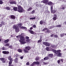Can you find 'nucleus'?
<instances>
[{
  "instance_id": "obj_1",
  "label": "nucleus",
  "mask_w": 66,
  "mask_h": 66,
  "mask_svg": "<svg viewBox=\"0 0 66 66\" xmlns=\"http://www.w3.org/2000/svg\"><path fill=\"white\" fill-rule=\"evenodd\" d=\"M52 51H53L54 53H55L56 54H57V56H59V57H61L62 56V54L61 52V50H59L56 51V50H55L54 49H52Z\"/></svg>"
},
{
  "instance_id": "obj_2",
  "label": "nucleus",
  "mask_w": 66,
  "mask_h": 66,
  "mask_svg": "<svg viewBox=\"0 0 66 66\" xmlns=\"http://www.w3.org/2000/svg\"><path fill=\"white\" fill-rule=\"evenodd\" d=\"M13 9L14 11H18L19 12H21L22 13L23 11V10L22 7L20 6H19L18 7V10H17V7H14L13 8Z\"/></svg>"
},
{
  "instance_id": "obj_3",
  "label": "nucleus",
  "mask_w": 66,
  "mask_h": 66,
  "mask_svg": "<svg viewBox=\"0 0 66 66\" xmlns=\"http://www.w3.org/2000/svg\"><path fill=\"white\" fill-rule=\"evenodd\" d=\"M31 47L29 46H27L25 47V48L24 49V53H28L29 51L30 50Z\"/></svg>"
},
{
  "instance_id": "obj_4",
  "label": "nucleus",
  "mask_w": 66,
  "mask_h": 66,
  "mask_svg": "<svg viewBox=\"0 0 66 66\" xmlns=\"http://www.w3.org/2000/svg\"><path fill=\"white\" fill-rule=\"evenodd\" d=\"M13 29H15V31L16 32L18 33L20 31L19 28L16 26L15 25L13 26Z\"/></svg>"
},
{
  "instance_id": "obj_5",
  "label": "nucleus",
  "mask_w": 66,
  "mask_h": 66,
  "mask_svg": "<svg viewBox=\"0 0 66 66\" xmlns=\"http://www.w3.org/2000/svg\"><path fill=\"white\" fill-rule=\"evenodd\" d=\"M49 1L48 0H43L41 2V3H43L45 4L46 5H47Z\"/></svg>"
},
{
  "instance_id": "obj_6",
  "label": "nucleus",
  "mask_w": 66,
  "mask_h": 66,
  "mask_svg": "<svg viewBox=\"0 0 66 66\" xmlns=\"http://www.w3.org/2000/svg\"><path fill=\"white\" fill-rule=\"evenodd\" d=\"M0 60L2 61V63H5V61L6 60V59H5L4 58H0Z\"/></svg>"
},
{
  "instance_id": "obj_7",
  "label": "nucleus",
  "mask_w": 66,
  "mask_h": 66,
  "mask_svg": "<svg viewBox=\"0 0 66 66\" xmlns=\"http://www.w3.org/2000/svg\"><path fill=\"white\" fill-rule=\"evenodd\" d=\"M19 40L21 45V44L23 45V44H25L26 43V42L24 41H22L21 40Z\"/></svg>"
},
{
  "instance_id": "obj_8",
  "label": "nucleus",
  "mask_w": 66,
  "mask_h": 66,
  "mask_svg": "<svg viewBox=\"0 0 66 66\" xmlns=\"http://www.w3.org/2000/svg\"><path fill=\"white\" fill-rule=\"evenodd\" d=\"M57 19V15L56 14H55L54 15L53 17V20H56Z\"/></svg>"
},
{
  "instance_id": "obj_9",
  "label": "nucleus",
  "mask_w": 66,
  "mask_h": 66,
  "mask_svg": "<svg viewBox=\"0 0 66 66\" xmlns=\"http://www.w3.org/2000/svg\"><path fill=\"white\" fill-rule=\"evenodd\" d=\"M53 5V3L50 1L48 2L47 4V5H50V6H52Z\"/></svg>"
},
{
  "instance_id": "obj_10",
  "label": "nucleus",
  "mask_w": 66,
  "mask_h": 66,
  "mask_svg": "<svg viewBox=\"0 0 66 66\" xmlns=\"http://www.w3.org/2000/svg\"><path fill=\"white\" fill-rule=\"evenodd\" d=\"M10 3L11 4H16V2L15 1H11L10 2Z\"/></svg>"
},
{
  "instance_id": "obj_11",
  "label": "nucleus",
  "mask_w": 66,
  "mask_h": 66,
  "mask_svg": "<svg viewBox=\"0 0 66 66\" xmlns=\"http://www.w3.org/2000/svg\"><path fill=\"white\" fill-rule=\"evenodd\" d=\"M2 53H3V54H9V52L6 51H3L2 52Z\"/></svg>"
},
{
  "instance_id": "obj_12",
  "label": "nucleus",
  "mask_w": 66,
  "mask_h": 66,
  "mask_svg": "<svg viewBox=\"0 0 66 66\" xmlns=\"http://www.w3.org/2000/svg\"><path fill=\"white\" fill-rule=\"evenodd\" d=\"M33 63L34 64H35L36 65H39V62L38 61L34 62Z\"/></svg>"
},
{
  "instance_id": "obj_13",
  "label": "nucleus",
  "mask_w": 66,
  "mask_h": 66,
  "mask_svg": "<svg viewBox=\"0 0 66 66\" xmlns=\"http://www.w3.org/2000/svg\"><path fill=\"white\" fill-rule=\"evenodd\" d=\"M22 26V23H20L19 24H18V26L21 29V27H22L21 26Z\"/></svg>"
},
{
  "instance_id": "obj_14",
  "label": "nucleus",
  "mask_w": 66,
  "mask_h": 66,
  "mask_svg": "<svg viewBox=\"0 0 66 66\" xmlns=\"http://www.w3.org/2000/svg\"><path fill=\"white\" fill-rule=\"evenodd\" d=\"M11 18L12 19H15V17L14 15H11Z\"/></svg>"
},
{
  "instance_id": "obj_15",
  "label": "nucleus",
  "mask_w": 66,
  "mask_h": 66,
  "mask_svg": "<svg viewBox=\"0 0 66 66\" xmlns=\"http://www.w3.org/2000/svg\"><path fill=\"white\" fill-rule=\"evenodd\" d=\"M48 56L50 58H52V57H53V55L52 54H49L48 55Z\"/></svg>"
},
{
  "instance_id": "obj_16",
  "label": "nucleus",
  "mask_w": 66,
  "mask_h": 66,
  "mask_svg": "<svg viewBox=\"0 0 66 66\" xmlns=\"http://www.w3.org/2000/svg\"><path fill=\"white\" fill-rule=\"evenodd\" d=\"M20 39L22 40H25V39L24 37H20Z\"/></svg>"
},
{
  "instance_id": "obj_17",
  "label": "nucleus",
  "mask_w": 66,
  "mask_h": 66,
  "mask_svg": "<svg viewBox=\"0 0 66 66\" xmlns=\"http://www.w3.org/2000/svg\"><path fill=\"white\" fill-rule=\"evenodd\" d=\"M29 32H30L31 34H34V31H33L32 30H29Z\"/></svg>"
},
{
  "instance_id": "obj_18",
  "label": "nucleus",
  "mask_w": 66,
  "mask_h": 66,
  "mask_svg": "<svg viewBox=\"0 0 66 66\" xmlns=\"http://www.w3.org/2000/svg\"><path fill=\"white\" fill-rule=\"evenodd\" d=\"M8 59L10 61H12V58H11V56H10L8 57Z\"/></svg>"
},
{
  "instance_id": "obj_19",
  "label": "nucleus",
  "mask_w": 66,
  "mask_h": 66,
  "mask_svg": "<svg viewBox=\"0 0 66 66\" xmlns=\"http://www.w3.org/2000/svg\"><path fill=\"white\" fill-rule=\"evenodd\" d=\"M39 58L38 57H37L35 58V60L36 61H38V60H39Z\"/></svg>"
},
{
  "instance_id": "obj_20",
  "label": "nucleus",
  "mask_w": 66,
  "mask_h": 66,
  "mask_svg": "<svg viewBox=\"0 0 66 66\" xmlns=\"http://www.w3.org/2000/svg\"><path fill=\"white\" fill-rule=\"evenodd\" d=\"M18 60V59L17 58H15V59L14 60V62L15 63H17Z\"/></svg>"
},
{
  "instance_id": "obj_21",
  "label": "nucleus",
  "mask_w": 66,
  "mask_h": 66,
  "mask_svg": "<svg viewBox=\"0 0 66 66\" xmlns=\"http://www.w3.org/2000/svg\"><path fill=\"white\" fill-rule=\"evenodd\" d=\"M45 30H47V32H48V29L47 28H45L44 29H43L42 31H45Z\"/></svg>"
},
{
  "instance_id": "obj_22",
  "label": "nucleus",
  "mask_w": 66,
  "mask_h": 66,
  "mask_svg": "<svg viewBox=\"0 0 66 66\" xmlns=\"http://www.w3.org/2000/svg\"><path fill=\"white\" fill-rule=\"evenodd\" d=\"M64 35H66V34H61V37H63Z\"/></svg>"
},
{
  "instance_id": "obj_23",
  "label": "nucleus",
  "mask_w": 66,
  "mask_h": 66,
  "mask_svg": "<svg viewBox=\"0 0 66 66\" xmlns=\"http://www.w3.org/2000/svg\"><path fill=\"white\" fill-rule=\"evenodd\" d=\"M5 9L7 10H10V8L9 7H5Z\"/></svg>"
},
{
  "instance_id": "obj_24",
  "label": "nucleus",
  "mask_w": 66,
  "mask_h": 66,
  "mask_svg": "<svg viewBox=\"0 0 66 66\" xmlns=\"http://www.w3.org/2000/svg\"><path fill=\"white\" fill-rule=\"evenodd\" d=\"M48 59H49V57L47 56L46 57H45L44 59V60H48Z\"/></svg>"
},
{
  "instance_id": "obj_25",
  "label": "nucleus",
  "mask_w": 66,
  "mask_h": 66,
  "mask_svg": "<svg viewBox=\"0 0 66 66\" xmlns=\"http://www.w3.org/2000/svg\"><path fill=\"white\" fill-rule=\"evenodd\" d=\"M9 39H7V40H6L4 41V42L5 43H7L9 42Z\"/></svg>"
},
{
  "instance_id": "obj_26",
  "label": "nucleus",
  "mask_w": 66,
  "mask_h": 66,
  "mask_svg": "<svg viewBox=\"0 0 66 66\" xmlns=\"http://www.w3.org/2000/svg\"><path fill=\"white\" fill-rule=\"evenodd\" d=\"M21 29H25V30H27V27L23 26L21 28Z\"/></svg>"
},
{
  "instance_id": "obj_27",
  "label": "nucleus",
  "mask_w": 66,
  "mask_h": 66,
  "mask_svg": "<svg viewBox=\"0 0 66 66\" xmlns=\"http://www.w3.org/2000/svg\"><path fill=\"white\" fill-rule=\"evenodd\" d=\"M56 10H52L51 11L52 13H55L56 12Z\"/></svg>"
},
{
  "instance_id": "obj_28",
  "label": "nucleus",
  "mask_w": 66,
  "mask_h": 66,
  "mask_svg": "<svg viewBox=\"0 0 66 66\" xmlns=\"http://www.w3.org/2000/svg\"><path fill=\"white\" fill-rule=\"evenodd\" d=\"M10 45V43H7L5 45V47H9Z\"/></svg>"
},
{
  "instance_id": "obj_29",
  "label": "nucleus",
  "mask_w": 66,
  "mask_h": 66,
  "mask_svg": "<svg viewBox=\"0 0 66 66\" xmlns=\"http://www.w3.org/2000/svg\"><path fill=\"white\" fill-rule=\"evenodd\" d=\"M1 24H2V26H3V25H4V24H5V22H4V21H2Z\"/></svg>"
},
{
  "instance_id": "obj_30",
  "label": "nucleus",
  "mask_w": 66,
  "mask_h": 66,
  "mask_svg": "<svg viewBox=\"0 0 66 66\" xmlns=\"http://www.w3.org/2000/svg\"><path fill=\"white\" fill-rule=\"evenodd\" d=\"M61 27H62V25H61L60 24L56 26V27H58L59 28H61Z\"/></svg>"
},
{
  "instance_id": "obj_31",
  "label": "nucleus",
  "mask_w": 66,
  "mask_h": 66,
  "mask_svg": "<svg viewBox=\"0 0 66 66\" xmlns=\"http://www.w3.org/2000/svg\"><path fill=\"white\" fill-rule=\"evenodd\" d=\"M30 39H28L26 40V41L28 43H29L30 42Z\"/></svg>"
},
{
  "instance_id": "obj_32",
  "label": "nucleus",
  "mask_w": 66,
  "mask_h": 66,
  "mask_svg": "<svg viewBox=\"0 0 66 66\" xmlns=\"http://www.w3.org/2000/svg\"><path fill=\"white\" fill-rule=\"evenodd\" d=\"M32 9V7H29L28 9L27 10L28 11H31V10Z\"/></svg>"
},
{
  "instance_id": "obj_33",
  "label": "nucleus",
  "mask_w": 66,
  "mask_h": 66,
  "mask_svg": "<svg viewBox=\"0 0 66 66\" xmlns=\"http://www.w3.org/2000/svg\"><path fill=\"white\" fill-rule=\"evenodd\" d=\"M20 36V37H23L24 36V34L23 33H22L21 34Z\"/></svg>"
},
{
  "instance_id": "obj_34",
  "label": "nucleus",
  "mask_w": 66,
  "mask_h": 66,
  "mask_svg": "<svg viewBox=\"0 0 66 66\" xmlns=\"http://www.w3.org/2000/svg\"><path fill=\"white\" fill-rule=\"evenodd\" d=\"M46 50L47 51H50V47H46Z\"/></svg>"
},
{
  "instance_id": "obj_35",
  "label": "nucleus",
  "mask_w": 66,
  "mask_h": 66,
  "mask_svg": "<svg viewBox=\"0 0 66 66\" xmlns=\"http://www.w3.org/2000/svg\"><path fill=\"white\" fill-rule=\"evenodd\" d=\"M46 44H47V42H43V45H44L45 46H47L48 45Z\"/></svg>"
},
{
  "instance_id": "obj_36",
  "label": "nucleus",
  "mask_w": 66,
  "mask_h": 66,
  "mask_svg": "<svg viewBox=\"0 0 66 66\" xmlns=\"http://www.w3.org/2000/svg\"><path fill=\"white\" fill-rule=\"evenodd\" d=\"M18 51L19 52H22V50L20 49H19Z\"/></svg>"
},
{
  "instance_id": "obj_37",
  "label": "nucleus",
  "mask_w": 66,
  "mask_h": 66,
  "mask_svg": "<svg viewBox=\"0 0 66 66\" xmlns=\"http://www.w3.org/2000/svg\"><path fill=\"white\" fill-rule=\"evenodd\" d=\"M46 45H46V46H50V44H49L48 43L46 42Z\"/></svg>"
},
{
  "instance_id": "obj_38",
  "label": "nucleus",
  "mask_w": 66,
  "mask_h": 66,
  "mask_svg": "<svg viewBox=\"0 0 66 66\" xmlns=\"http://www.w3.org/2000/svg\"><path fill=\"white\" fill-rule=\"evenodd\" d=\"M40 24H42L43 23V21L42 20L40 22Z\"/></svg>"
},
{
  "instance_id": "obj_39",
  "label": "nucleus",
  "mask_w": 66,
  "mask_h": 66,
  "mask_svg": "<svg viewBox=\"0 0 66 66\" xmlns=\"http://www.w3.org/2000/svg\"><path fill=\"white\" fill-rule=\"evenodd\" d=\"M12 61H10V62H9V65L12 64Z\"/></svg>"
},
{
  "instance_id": "obj_40",
  "label": "nucleus",
  "mask_w": 66,
  "mask_h": 66,
  "mask_svg": "<svg viewBox=\"0 0 66 66\" xmlns=\"http://www.w3.org/2000/svg\"><path fill=\"white\" fill-rule=\"evenodd\" d=\"M30 65V63L28 62H27L26 63V65Z\"/></svg>"
},
{
  "instance_id": "obj_41",
  "label": "nucleus",
  "mask_w": 66,
  "mask_h": 66,
  "mask_svg": "<svg viewBox=\"0 0 66 66\" xmlns=\"http://www.w3.org/2000/svg\"><path fill=\"white\" fill-rule=\"evenodd\" d=\"M53 10V6H51V11H52V10Z\"/></svg>"
},
{
  "instance_id": "obj_42",
  "label": "nucleus",
  "mask_w": 66,
  "mask_h": 66,
  "mask_svg": "<svg viewBox=\"0 0 66 66\" xmlns=\"http://www.w3.org/2000/svg\"><path fill=\"white\" fill-rule=\"evenodd\" d=\"M9 48H10V49H13V46H9Z\"/></svg>"
},
{
  "instance_id": "obj_43",
  "label": "nucleus",
  "mask_w": 66,
  "mask_h": 66,
  "mask_svg": "<svg viewBox=\"0 0 66 66\" xmlns=\"http://www.w3.org/2000/svg\"><path fill=\"white\" fill-rule=\"evenodd\" d=\"M42 41V40L40 39L38 41V43H40V42H41Z\"/></svg>"
},
{
  "instance_id": "obj_44",
  "label": "nucleus",
  "mask_w": 66,
  "mask_h": 66,
  "mask_svg": "<svg viewBox=\"0 0 66 66\" xmlns=\"http://www.w3.org/2000/svg\"><path fill=\"white\" fill-rule=\"evenodd\" d=\"M51 47H52V48H55V46L54 45H52Z\"/></svg>"
},
{
  "instance_id": "obj_45",
  "label": "nucleus",
  "mask_w": 66,
  "mask_h": 66,
  "mask_svg": "<svg viewBox=\"0 0 66 66\" xmlns=\"http://www.w3.org/2000/svg\"><path fill=\"white\" fill-rule=\"evenodd\" d=\"M43 63L44 64V65H47V64H48V63H46L45 62H43Z\"/></svg>"
},
{
  "instance_id": "obj_46",
  "label": "nucleus",
  "mask_w": 66,
  "mask_h": 66,
  "mask_svg": "<svg viewBox=\"0 0 66 66\" xmlns=\"http://www.w3.org/2000/svg\"><path fill=\"white\" fill-rule=\"evenodd\" d=\"M0 4H3V2H2V1H0Z\"/></svg>"
},
{
  "instance_id": "obj_47",
  "label": "nucleus",
  "mask_w": 66,
  "mask_h": 66,
  "mask_svg": "<svg viewBox=\"0 0 66 66\" xmlns=\"http://www.w3.org/2000/svg\"><path fill=\"white\" fill-rule=\"evenodd\" d=\"M54 37H55L56 38L58 37V36H57V35H54Z\"/></svg>"
},
{
  "instance_id": "obj_48",
  "label": "nucleus",
  "mask_w": 66,
  "mask_h": 66,
  "mask_svg": "<svg viewBox=\"0 0 66 66\" xmlns=\"http://www.w3.org/2000/svg\"><path fill=\"white\" fill-rule=\"evenodd\" d=\"M36 25L34 24L33 25V28H36Z\"/></svg>"
},
{
  "instance_id": "obj_49",
  "label": "nucleus",
  "mask_w": 66,
  "mask_h": 66,
  "mask_svg": "<svg viewBox=\"0 0 66 66\" xmlns=\"http://www.w3.org/2000/svg\"><path fill=\"white\" fill-rule=\"evenodd\" d=\"M57 62L58 64H60V63L61 62V61L60 60H58Z\"/></svg>"
},
{
  "instance_id": "obj_50",
  "label": "nucleus",
  "mask_w": 66,
  "mask_h": 66,
  "mask_svg": "<svg viewBox=\"0 0 66 66\" xmlns=\"http://www.w3.org/2000/svg\"><path fill=\"white\" fill-rule=\"evenodd\" d=\"M20 35H19L16 36V38H18V37H20Z\"/></svg>"
},
{
  "instance_id": "obj_51",
  "label": "nucleus",
  "mask_w": 66,
  "mask_h": 66,
  "mask_svg": "<svg viewBox=\"0 0 66 66\" xmlns=\"http://www.w3.org/2000/svg\"><path fill=\"white\" fill-rule=\"evenodd\" d=\"M26 39H29V37L28 36H26L25 37Z\"/></svg>"
},
{
  "instance_id": "obj_52",
  "label": "nucleus",
  "mask_w": 66,
  "mask_h": 66,
  "mask_svg": "<svg viewBox=\"0 0 66 66\" xmlns=\"http://www.w3.org/2000/svg\"><path fill=\"white\" fill-rule=\"evenodd\" d=\"M34 12H35V11L34 10L31 12V14H33Z\"/></svg>"
},
{
  "instance_id": "obj_53",
  "label": "nucleus",
  "mask_w": 66,
  "mask_h": 66,
  "mask_svg": "<svg viewBox=\"0 0 66 66\" xmlns=\"http://www.w3.org/2000/svg\"><path fill=\"white\" fill-rule=\"evenodd\" d=\"M61 61L62 62V63H63V59H61Z\"/></svg>"
},
{
  "instance_id": "obj_54",
  "label": "nucleus",
  "mask_w": 66,
  "mask_h": 66,
  "mask_svg": "<svg viewBox=\"0 0 66 66\" xmlns=\"http://www.w3.org/2000/svg\"><path fill=\"white\" fill-rule=\"evenodd\" d=\"M23 56H22L20 57L21 59H23Z\"/></svg>"
},
{
  "instance_id": "obj_55",
  "label": "nucleus",
  "mask_w": 66,
  "mask_h": 66,
  "mask_svg": "<svg viewBox=\"0 0 66 66\" xmlns=\"http://www.w3.org/2000/svg\"><path fill=\"white\" fill-rule=\"evenodd\" d=\"M34 64H34L33 62V63L31 64V66H34Z\"/></svg>"
},
{
  "instance_id": "obj_56",
  "label": "nucleus",
  "mask_w": 66,
  "mask_h": 66,
  "mask_svg": "<svg viewBox=\"0 0 66 66\" xmlns=\"http://www.w3.org/2000/svg\"><path fill=\"white\" fill-rule=\"evenodd\" d=\"M54 35L52 34L51 35V37H53Z\"/></svg>"
},
{
  "instance_id": "obj_57",
  "label": "nucleus",
  "mask_w": 66,
  "mask_h": 66,
  "mask_svg": "<svg viewBox=\"0 0 66 66\" xmlns=\"http://www.w3.org/2000/svg\"><path fill=\"white\" fill-rule=\"evenodd\" d=\"M33 29V27H31L30 29V30H32Z\"/></svg>"
},
{
  "instance_id": "obj_58",
  "label": "nucleus",
  "mask_w": 66,
  "mask_h": 66,
  "mask_svg": "<svg viewBox=\"0 0 66 66\" xmlns=\"http://www.w3.org/2000/svg\"><path fill=\"white\" fill-rule=\"evenodd\" d=\"M2 50H4L5 49H4V47H3L2 48Z\"/></svg>"
},
{
  "instance_id": "obj_59",
  "label": "nucleus",
  "mask_w": 66,
  "mask_h": 66,
  "mask_svg": "<svg viewBox=\"0 0 66 66\" xmlns=\"http://www.w3.org/2000/svg\"><path fill=\"white\" fill-rule=\"evenodd\" d=\"M14 65L12 64H9V66H13Z\"/></svg>"
},
{
  "instance_id": "obj_60",
  "label": "nucleus",
  "mask_w": 66,
  "mask_h": 66,
  "mask_svg": "<svg viewBox=\"0 0 66 66\" xmlns=\"http://www.w3.org/2000/svg\"><path fill=\"white\" fill-rule=\"evenodd\" d=\"M2 26V24H0V27H1Z\"/></svg>"
},
{
  "instance_id": "obj_61",
  "label": "nucleus",
  "mask_w": 66,
  "mask_h": 66,
  "mask_svg": "<svg viewBox=\"0 0 66 66\" xmlns=\"http://www.w3.org/2000/svg\"><path fill=\"white\" fill-rule=\"evenodd\" d=\"M36 6H37V7H38L39 6V5H38V4H37V5H36Z\"/></svg>"
},
{
  "instance_id": "obj_62",
  "label": "nucleus",
  "mask_w": 66,
  "mask_h": 66,
  "mask_svg": "<svg viewBox=\"0 0 66 66\" xmlns=\"http://www.w3.org/2000/svg\"><path fill=\"white\" fill-rule=\"evenodd\" d=\"M35 18H36L35 17L34 18H32L33 20V19H35Z\"/></svg>"
},
{
  "instance_id": "obj_63",
  "label": "nucleus",
  "mask_w": 66,
  "mask_h": 66,
  "mask_svg": "<svg viewBox=\"0 0 66 66\" xmlns=\"http://www.w3.org/2000/svg\"><path fill=\"white\" fill-rule=\"evenodd\" d=\"M30 19H32V20H33V18H30Z\"/></svg>"
},
{
  "instance_id": "obj_64",
  "label": "nucleus",
  "mask_w": 66,
  "mask_h": 66,
  "mask_svg": "<svg viewBox=\"0 0 66 66\" xmlns=\"http://www.w3.org/2000/svg\"><path fill=\"white\" fill-rule=\"evenodd\" d=\"M62 10H64V7H63L62 8Z\"/></svg>"
}]
</instances>
